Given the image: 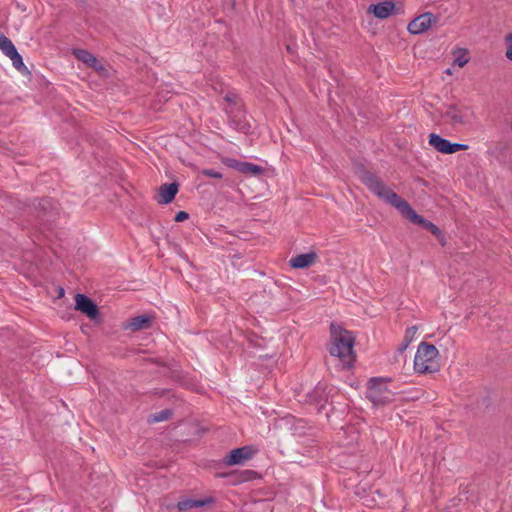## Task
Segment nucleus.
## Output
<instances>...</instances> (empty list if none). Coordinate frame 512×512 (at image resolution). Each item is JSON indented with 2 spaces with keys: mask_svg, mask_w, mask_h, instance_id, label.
<instances>
[{
  "mask_svg": "<svg viewBox=\"0 0 512 512\" xmlns=\"http://www.w3.org/2000/svg\"><path fill=\"white\" fill-rule=\"evenodd\" d=\"M226 114L228 115L229 122L232 127L242 133H248L251 125L245 117L244 107H225Z\"/></svg>",
  "mask_w": 512,
  "mask_h": 512,
  "instance_id": "1a4fd4ad",
  "label": "nucleus"
},
{
  "mask_svg": "<svg viewBox=\"0 0 512 512\" xmlns=\"http://www.w3.org/2000/svg\"><path fill=\"white\" fill-rule=\"evenodd\" d=\"M12 61L13 66L22 73H30L25 64L23 63L22 56L18 53L17 49L14 47L9 50L8 53L5 54Z\"/></svg>",
  "mask_w": 512,
  "mask_h": 512,
  "instance_id": "6ab92c4d",
  "label": "nucleus"
},
{
  "mask_svg": "<svg viewBox=\"0 0 512 512\" xmlns=\"http://www.w3.org/2000/svg\"><path fill=\"white\" fill-rule=\"evenodd\" d=\"M438 354L433 344L421 342L414 358V370L420 374L436 372L439 369Z\"/></svg>",
  "mask_w": 512,
  "mask_h": 512,
  "instance_id": "7ed1b4c3",
  "label": "nucleus"
},
{
  "mask_svg": "<svg viewBox=\"0 0 512 512\" xmlns=\"http://www.w3.org/2000/svg\"><path fill=\"white\" fill-rule=\"evenodd\" d=\"M2 35V33L0 32V36Z\"/></svg>",
  "mask_w": 512,
  "mask_h": 512,
  "instance_id": "2f4dec72",
  "label": "nucleus"
},
{
  "mask_svg": "<svg viewBox=\"0 0 512 512\" xmlns=\"http://www.w3.org/2000/svg\"><path fill=\"white\" fill-rule=\"evenodd\" d=\"M437 17L430 13H423L414 18L407 26V30L414 35H419L426 32L431 26L436 23Z\"/></svg>",
  "mask_w": 512,
  "mask_h": 512,
  "instance_id": "9d476101",
  "label": "nucleus"
},
{
  "mask_svg": "<svg viewBox=\"0 0 512 512\" xmlns=\"http://www.w3.org/2000/svg\"><path fill=\"white\" fill-rule=\"evenodd\" d=\"M357 174L361 182L372 193L383 199L386 203L395 207L397 210H399L406 201L405 199L401 198L397 193L388 188L376 174L370 172L366 168H359Z\"/></svg>",
  "mask_w": 512,
  "mask_h": 512,
  "instance_id": "f03ea898",
  "label": "nucleus"
},
{
  "mask_svg": "<svg viewBox=\"0 0 512 512\" xmlns=\"http://www.w3.org/2000/svg\"><path fill=\"white\" fill-rule=\"evenodd\" d=\"M258 449L253 445H246L231 450L223 459V462L227 466H234L243 464L245 461L250 460Z\"/></svg>",
  "mask_w": 512,
  "mask_h": 512,
  "instance_id": "6e6552de",
  "label": "nucleus"
},
{
  "mask_svg": "<svg viewBox=\"0 0 512 512\" xmlns=\"http://www.w3.org/2000/svg\"><path fill=\"white\" fill-rule=\"evenodd\" d=\"M317 258L318 256L315 252H308L305 254H300L295 257H292L289 261V264L292 268L304 269L313 265L316 262Z\"/></svg>",
  "mask_w": 512,
  "mask_h": 512,
  "instance_id": "2eb2a0df",
  "label": "nucleus"
},
{
  "mask_svg": "<svg viewBox=\"0 0 512 512\" xmlns=\"http://www.w3.org/2000/svg\"><path fill=\"white\" fill-rule=\"evenodd\" d=\"M31 213L42 224L53 223L60 214L59 203L52 198H41L29 206Z\"/></svg>",
  "mask_w": 512,
  "mask_h": 512,
  "instance_id": "20e7f679",
  "label": "nucleus"
},
{
  "mask_svg": "<svg viewBox=\"0 0 512 512\" xmlns=\"http://www.w3.org/2000/svg\"><path fill=\"white\" fill-rule=\"evenodd\" d=\"M73 55L88 67L93 68L96 71L104 69V66L98 61V59L89 51L84 49H74Z\"/></svg>",
  "mask_w": 512,
  "mask_h": 512,
  "instance_id": "4468645a",
  "label": "nucleus"
},
{
  "mask_svg": "<svg viewBox=\"0 0 512 512\" xmlns=\"http://www.w3.org/2000/svg\"><path fill=\"white\" fill-rule=\"evenodd\" d=\"M417 330H418L417 326H411L406 329L403 341L400 343V345L397 348L398 352L402 353L408 348L410 343L413 341L414 336L417 333Z\"/></svg>",
  "mask_w": 512,
  "mask_h": 512,
  "instance_id": "aec40b11",
  "label": "nucleus"
},
{
  "mask_svg": "<svg viewBox=\"0 0 512 512\" xmlns=\"http://www.w3.org/2000/svg\"><path fill=\"white\" fill-rule=\"evenodd\" d=\"M332 344L329 352L332 356L338 357L346 368H351L355 361L353 350L354 337L351 332L343 329L334 323L330 326Z\"/></svg>",
  "mask_w": 512,
  "mask_h": 512,
  "instance_id": "f257e3e1",
  "label": "nucleus"
},
{
  "mask_svg": "<svg viewBox=\"0 0 512 512\" xmlns=\"http://www.w3.org/2000/svg\"><path fill=\"white\" fill-rule=\"evenodd\" d=\"M225 163H226V165L228 167L234 168L237 171H239L240 170V164H242L243 162L239 161V160H236V159L228 158V159H226Z\"/></svg>",
  "mask_w": 512,
  "mask_h": 512,
  "instance_id": "c85d7f7f",
  "label": "nucleus"
},
{
  "mask_svg": "<svg viewBox=\"0 0 512 512\" xmlns=\"http://www.w3.org/2000/svg\"><path fill=\"white\" fill-rule=\"evenodd\" d=\"M172 415H173L172 410L165 409V410L159 411L157 413H154L151 416L150 422L156 423V422L165 421V420L170 419Z\"/></svg>",
  "mask_w": 512,
  "mask_h": 512,
  "instance_id": "4be33fe9",
  "label": "nucleus"
},
{
  "mask_svg": "<svg viewBox=\"0 0 512 512\" xmlns=\"http://www.w3.org/2000/svg\"><path fill=\"white\" fill-rule=\"evenodd\" d=\"M504 41L506 44L505 56L509 61L512 62V33H508L504 37Z\"/></svg>",
  "mask_w": 512,
  "mask_h": 512,
  "instance_id": "a878e982",
  "label": "nucleus"
},
{
  "mask_svg": "<svg viewBox=\"0 0 512 512\" xmlns=\"http://www.w3.org/2000/svg\"><path fill=\"white\" fill-rule=\"evenodd\" d=\"M63 295H64V289H63V288H60V289H59V296L61 297V296H63Z\"/></svg>",
  "mask_w": 512,
  "mask_h": 512,
  "instance_id": "7c9ffc66",
  "label": "nucleus"
},
{
  "mask_svg": "<svg viewBox=\"0 0 512 512\" xmlns=\"http://www.w3.org/2000/svg\"><path fill=\"white\" fill-rule=\"evenodd\" d=\"M179 190V184L177 182L165 183L158 189L157 202L159 204L171 203Z\"/></svg>",
  "mask_w": 512,
  "mask_h": 512,
  "instance_id": "ddd939ff",
  "label": "nucleus"
},
{
  "mask_svg": "<svg viewBox=\"0 0 512 512\" xmlns=\"http://www.w3.org/2000/svg\"><path fill=\"white\" fill-rule=\"evenodd\" d=\"M469 146L467 144H460V143H449V149L448 154H453L460 150H467Z\"/></svg>",
  "mask_w": 512,
  "mask_h": 512,
  "instance_id": "bb28decb",
  "label": "nucleus"
},
{
  "mask_svg": "<svg viewBox=\"0 0 512 512\" xmlns=\"http://www.w3.org/2000/svg\"><path fill=\"white\" fill-rule=\"evenodd\" d=\"M202 174L207 177L218 178V179H221L223 177L220 172L215 171L214 169H203Z\"/></svg>",
  "mask_w": 512,
  "mask_h": 512,
  "instance_id": "cd10ccee",
  "label": "nucleus"
},
{
  "mask_svg": "<svg viewBox=\"0 0 512 512\" xmlns=\"http://www.w3.org/2000/svg\"><path fill=\"white\" fill-rule=\"evenodd\" d=\"M395 2L393 0H385L377 4H371L367 8V13L373 14L378 19H386L395 13Z\"/></svg>",
  "mask_w": 512,
  "mask_h": 512,
  "instance_id": "f8f14e48",
  "label": "nucleus"
},
{
  "mask_svg": "<svg viewBox=\"0 0 512 512\" xmlns=\"http://www.w3.org/2000/svg\"><path fill=\"white\" fill-rule=\"evenodd\" d=\"M14 47V44L8 37H6L4 34L0 36V49L4 54L8 53L9 50L13 49Z\"/></svg>",
  "mask_w": 512,
  "mask_h": 512,
  "instance_id": "b1692460",
  "label": "nucleus"
},
{
  "mask_svg": "<svg viewBox=\"0 0 512 512\" xmlns=\"http://www.w3.org/2000/svg\"><path fill=\"white\" fill-rule=\"evenodd\" d=\"M75 309L84 313L90 319H95L99 314V309L95 302L84 294H77L75 297Z\"/></svg>",
  "mask_w": 512,
  "mask_h": 512,
  "instance_id": "9b49d317",
  "label": "nucleus"
},
{
  "mask_svg": "<svg viewBox=\"0 0 512 512\" xmlns=\"http://www.w3.org/2000/svg\"><path fill=\"white\" fill-rule=\"evenodd\" d=\"M224 100L228 103L227 107H243L237 94L229 92L225 95Z\"/></svg>",
  "mask_w": 512,
  "mask_h": 512,
  "instance_id": "5701e85b",
  "label": "nucleus"
},
{
  "mask_svg": "<svg viewBox=\"0 0 512 512\" xmlns=\"http://www.w3.org/2000/svg\"><path fill=\"white\" fill-rule=\"evenodd\" d=\"M239 172L247 174V175H261L264 172V169L256 164L243 162L240 164Z\"/></svg>",
  "mask_w": 512,
  "mask_h": 512,
  "instance_id": "412c9836",
  "label": "nucleus"
},
{
  "mask_svg": "<svg viewBox=\"0 0 512 512\" xmlns=\"http://www.w3.org/2000/svg\"><path fill=\"white\" fill-rule=\"evenodd\" d=\"M398 211L410 222L421 226L425 230L430 231L442 245L445 244V237L442 231L434 223L417 214L407 201L404 202Z\"/></svg>",
  "mask_w": 512,
  "mask_h": 512,
  "instance_id": "423d86ee",
  "label": "nucleus"
},
{
  "mask_svg": "<svg viewBox=\"0 0 512 512\" xmlns=\"http://www.w3.org/2000/svg\"><path fill=\"white\" fill-rule=\"evenodd\" d=\"M188 218H189V214L187 212L179 211V212H177L174 220L176 222H182L184 220H187Z\"/></svg>",
  "mask_w": 512,
  "mask_h": 512,
  "instance_id": "c756f323",
  "label": "nucleus"
},
{
  "mask_svg": "<svg viewBox=\"0 0 512 512\" xmlns=\"http://www.w3.org/2000/svg\"><path fill=\"white\" fill-rule=\"evenodd\" d=\"M152 318L148 315H139L131 319L130 323L125 326L132 331L147 329L151 325Z\"/></svg>",
  "mask_w": 512,
  "mask_h": 512,
  "instance_id": "f3484780",
  "label": "nucleus"
},
{
  "mask_svg": "<svg viewBox=\"0 0 512 512\" xmlns=\"http://www.w3.org/2000/svg\"><path fill=\"white\" fill-rule=\"evenodd\" d=\"M458 51L461 53V55L456 57L454 63L457 64L459 67H463L469 61V59L467 58L468 51L465 48L458 49Z\"/></svg>",
  "mask_w": 512,
  "mask_h": 512,
  "instance_id": "393cba45",
  "label": "nucleus"
},
{
  "mask_svg": "<svg viewBox=\"0 0 512 512\" xmlns=\"http://www.w3.org/2000/svg\"><path fill=\"white\" fill-rule=\"evenodd\" d=\"M472 111L468 106L461 104H452L447 106L446 110L442 113V118L450 125L462 126L470 123Z\"/></svg>",
  "mask_w": 512,
  "mask_h": 512,
  "instance_id": "0eeeda50",
  "label": "nucleus"
},
{
  "mask_svg": "<svg viewBox=\"0 0 512 512\" xmlns=\"http://www.w3.org/2000/svg\"><path fill=\"white\" fill-rule=\"evenodd\" d=\"M367 398L375 406H384L394 400V393L384 384L383 378H371L368 382Z\"/></svg>",
  "mask_w": 512,
  "mask_h": 512,
  "instance_id": "39448f33",
  "label": "nucleus"
},
{
  "mask_svg": "<svg viewBox=\"0 0 512 512\" xmlns=\"http://www.w3.org/2000/svg\"><path fill=\"white\" fill-rule=\"evenodd\" d=\"M215 498L214 497H206L205 499H201V500H198V499H184V500H181L179 501L177 504H176V508L179 510V511H187V510H190V509H193V508H198V507H204V506H207L209 504H213L215 503Z\"/></svg>",
  "mask_w": 512,
  "mask_h": 512,
  "instance_id": "dca6fc26",
  "label": "nucleus"
},
{
  "mask_svg": "<svg viewBox=\"0 0 512 512\" xmlns=\"http://www.w3.org/2000/svg\"><path fill=\"white\" fill-rule=\"evenodd\" d=\"M429 144L434 147L438 152H441L443 154H448L449 149V143L450 141L442 138L438 134L431 133L429 135Z\"/></svg>",
  "mask_w": 512,
  "mask_h": 512,
  "instance_id": "a211bd4d",
  "label": "nucleus"
}]
</instances>
